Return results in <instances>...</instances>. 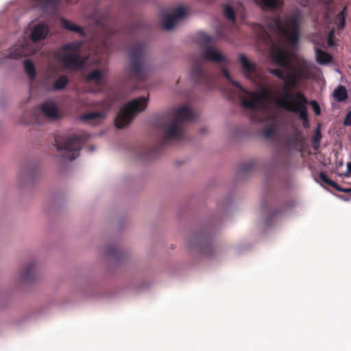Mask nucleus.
Masks as SVG:
<instances>
[{"label":"nucleus","mask_w":351,"mask_h":351,"mask_svg":"<svg viewBox=\"0 0 351 351\" xmlns=\"http://www.w3.org/2000/svg\"><path fill=\"white\" fill-rule=\"evenodd\" d=\"M186 14V11L184 8L179 7L176 8L171 15L178 21L180 19L183 18Z\"/></svg>","instance_id":"obj_35"},{"label":"nucleus","mask_w":351,"mask_h":351,"mask_svg":"<svg viewBox=\"0 0 351 351\" xmlns=\"http://www.w3.org/2000/svg\"><path fill=\"white\" fill-rule=\"evenodd\" d=\"M333 97L337 101L341 102L348 98V92L345 86H339L333 92Z\"/></svg>","instance_id":"obj_21"},{"label":"nucleus","mask_w":351,"mask_h":351,"mask_svg":"<svg viewBox=\"0 0 351 351\" xmlns=\"http://www.w3.org/2000/svg\"><path fill=\"white\" fill-rule=\"evenodd\" d=\"M177 23L178 21L171 14H162V25L165 29H171Z\"/></svg>","instance_id":"obj_19"},{"label":"nucleus","mask_w":351,"mask_h":351,"mask_svg":"<svg viewBox=\"0 0 351 351\" xmlns=\"http://www.w3.org/2000/svg\"><path fill=\"white\" fill-rule=\"evenodd\" d=\"M86 81L88 83L93 82L96 88L95 91H101L105 86L104 75L99 69H95L86 76Z\"/></svg>","instance_id":"obj_15"},{"label":"nucleus","mask_w":351,"mask_h":351,"mask_svg":"<svg viewBox=\"0 0 351 351\" xmlns=\"http://www.w3.org/2000/svg\"><path fill=\"white\" fill-rule=\"evenodd\" d=\"M321 138H322V134H321L319 129L317 128L316 130V132L313 138V140H312L313 144L315 145L317 143H319Z\"/></svg>","instance_id":"obj_39"},{"label":"nucleus","mask_w":351,"mask_h":351,"mask_svg":"<svg viewBox=\"0 0 351 351\" xmlns=\"http://www.w3.org/2000/svg\"><path fill=\"white\" fill-rule=\"evenodd\" d=\"M328 45L332 46L333 45V40L332 38H331V40H330V38L328 39Z\"/></svg>","instance_id":"obj_46"},{"label":"nucleus","mask_w":351,"mask_h":351,"mask_svg":"<svg viewBox=\"0 0 351 351\" xmlns=\"http://www.w3.org/2000/svg\"><path fill=\"white\" fill-rule=\"evenodd\" d=\"M223 16L232 23H234L236 21L235 12L232 7L230 5H225L223 7Z\"/></svg>","instance_id":"obj_27"},{"label":"nucleus","mask_w":351,"mask_h":351,"mask_svg":"<svg viewBox=\"0 0 351 351\" xmlns=\"http://www.w3.org/2000/svg\"><path fill=\"white\" fill-rule=\"evenodd\" d=\"M197 41L202 47L210 46L212 39L209 35L204 32H199L197 36Z\"/></svg>","instance_id":"obj_25"},{"label":"nucleus","mask_w":351,"mask_h":351,"mask_svg":"<svg viewBox=\"0 0 351 351\" xmlns=\"http://www.w3.org/2000/svg\"><path fill=\"white\" fill-rule=\"evenodd\" d=\"M147 101V97H141L131 100L123 106L114 119L116 127L122 129L130 124L136 113L141 112L146 108Z\"/></svg>","instance_id":"obj_7"},{"label":"nucleus","mask_w":351,"mask_h":351,"mask_svg":"<svg viewBox=\"0 0 351 351\" xmlns=\"http://www.w3.org/2000/svg\"><path fill=\"white\" fill-rule=\"evenodd\" d=\"M24 69L29 78L31 80H34L36 76V70L33 62L29 60H25Z\"/></svg>","instance_id":"obj_26"},{"label":"nucleus","mask_w":351,"mask_h":351,"mask_svg":"<svg viewBox=\"0 0 351 351\" xmlns=\"http://www.w3.org/2000/svg\"><path fill=\"white\" fill-rule=\"evenodd\" d=\"M335 189H336L337 191L344 192L346 193H351V187L348 188V189H343V188L340 187L338 184H337V187H335Z\"/></svg>","instance_id":"obj_42"},{"label":"nucleus","mask_w":351,"mask_h":351,"mask_svg":"<svg viewBox=\"0 0 351 351\" xmlns=\"http://www.w3.org/2000/svg\"><path fill=\"white\" fill-rule=\"evenodd\" d=\"M46 1L49 5L56 6L60 3L61 0H46Z\"/></svg>","instance_id":"obj_43"},{"label":"nucleus","mask_w":351,"mask_h":351,"mask_svg":"<svg viewBox=\"0 0 351 351\" xmlns=\"http://www.w3.org/2000/svg\"><path fill=\"white\" fill-rule=\"evenodd\" d=\"M318 177H319V180L324 184H328V186H330L334 189H335V187H337V184L335 182L331 180L328 178V176L326 175V173L320 172L318 174Z\"/></svg>","instance_id":"obj_30"},{"label":"nucleus","mask_w":351,"mask_h":351,"mask_svg":"<svg viewBox=\"0 0 351 351\" xmlns=\"http://www.w3.org/2000/svg\"><path fill=\"white\" fill-rule=\"evenodd\" d=\"M241 92L246 95V97H242L241 98L242 106L251 110H256L261 101L268 97V92L265 88H263L259 93L250 92L245 88L241 90Z\"/></svg>","instance_id":"obj_9"},{"label":"nucleus","mask_w":351,"mask_h":351,"mask_svg":"<svg viewBox=\"0 0 351 351\" xmlns=\"http://www.w3.org/2000/svg\"><path fill=\"white\" fill-rule=\"evenodd\" d=\"M334 35H335V30H334V29H332V30H331V31L330 32V33H329V34H328V38H330V40H331V38H333Z\"/></svg>","instance_id":"obj_45"},{"label":"nucleus","mask_w":351,"mask_h":351,"mask_svg":"<svg viewBox=\"0 0 351 351\" xmlns=\"http://www.w3.org/2000/svg\"><path fill=\"white\" fill-rule=\"evenodd\" d=\"M269 72L280 80H282L285 79V75L280 69H270Z\"/></svg>","instance_id":"obj_37"},{"label":"nucleus","mask_w":351,"mask_h":351,"mask_svg":"<svg viewBox=\"0 0 351 351\" xmlns=\"http://www.w3.org/2000/svg\"><path fill=\"white\" fill-rule=\"evenodd\" d=\"M49 33V27L45 23H38L33 27L31 32V40L36 43L44 40Z\"/></svg>","instance_id":"obj_16"},{"label":"nucleus","mask_w":351,"mask_h":351,"mask_svg":"<svg viewBox=\"0 0 351 351\" xmlns=\"http://www.w3.org/2000/svg\"><path fill=\"white\" fill-rule=\"evenodd\" d=\"M88 138L86 133L73 134L62 140L56 139V145L65 159L73 160L80 155L82 145Z\"/></svg>","instance_id":"obj_8"},{"label":"nucleus","mask_w":351,"mask_h":351,"mask_svg":"<svg viewBox=\"0 0 351 351\" xmlns=\"http://www.w3.org/2000/svg\"><path fill=\"white\" fill-rule=\"evenodd\" d=\"M159 149H160V147H158L154 148V149L146 150V152H148V154H150V155H156V152L159 150Z\"/></svg>","instance_id":"obj_44"},{"label":"nucleus","mask_w":351,"mask_h":351,"mask_svg":"<svg viewBox=\"0 0 351 351\" xmlns=\"http://www.w3.org/2000/svg\"><path fill=\"white\" fill-rule=\"evenodd\" d=\"M309 104H310L311 106L312 107L315 114L317 116L320 115L321 108H320L318 103L315 100H312L310 101Z\"/></svg>","instance_id":"obj_38"},{"label":"nucleus","mask_w":351,"mask_h":351,"mask_svg":"<svg viewBox=\"0 0 351 351\" xmlns=\"http://www.w3.org/2000/svg\"><path fill=\"white\" fill-rule=\"evenodd\" d=\"M36 265L34 263H31L25 268L24 271L22 273V278L26 280H33L34 279Z\"/></svg>","instance_id":"obj_20"},{"label":"nucleus","mask_w":351,"mask_h":351,"mask_svg":"<svg viewBox=\"0 0 351 351\" xmlns=\"http://www.w3.org/2000/svg\"><path fill=\"white\" fill-rule=\"evenodd\" d=\"M286 144L291 148H296L298 145V138L296 136L292 135L287 137Z\"/></svg>","instance_id":"obj_34"},{"label":"nucleus","mask_w":351,"mask_h":351,"mask_svg":"<svg viewBox=\"0 0 351 351\" xmlns=\"http://www.w3.org/2000/svg\"><path fill=\"white\" fill-rule=\"evenodd\" d=\"M351 175V163L348 162L347 164V171L343 173L341 176L344 177H349Z\"/></svg>","instance_id":"obj_41"},{"label":"nucleus","mask_w":351,"mask_h":351,"mask_svg":"<svg viewBox=\"0 0 351 351\" xmlns=\"http://www.w3.org/2000/svg\"><path fill=\"white\" fill-rule=\"evenodd\" d=\"M145 45L143 42L134 44L130 49L129 73L136 81H144L148 75L145 63Z\"/></svg>","instance_id":"obj_5"},{"label":"nucleus","mask_w":351,"mask_h":351,"mask_svg":"<svg viewBox=\"0 0 351 351\" xmlns=\"http://www.w3.org/2000/svg\"><path fill=\"white\" fill-rule=\"evenodd\" d=\"M60 117V112L55 104L47 101L26 112L21 117V121L23 124H40L44 118L55 121Z\"/></svg>","instance_id":"obj_6"},{"label":"nucleus","mask_w":351,"mask_h":351,"mask_svg":"<svg viewBox=\"0 0 351 351\" xmlns=\"http://www.w3.org/2000/svg\"><path fill=\"white\" fill-rule=\"evenodd\" d=\"M279 213L278 210H276L275 212L271 213V215H276Z\"/></svg>","instance_id":"obj_47"},{"label":"nucleus","mask_w":351,"mask_h":351,"mask_svg":"<svg viewBox=\"0 0 351 351\" xmlns=\"http://www.w3.org/2000/svg\"><path fill=\"white\" fill-rule=\"evenodd\" d=\"M263 208L264 209H265V208H265V206L264 205V204H263Z\"/></svg>","instance_id":"obj_48"},{"label":"nucleus","mask_w":351,"mask_h":351,"mask_svg":"<svg viewBox=\"0 0 351 351\" xmlns=\"http://www.w3.org/2000/svg\"><path fill=\"white\" fill-rule=\"evenodd\" d=\"M222 73L223 76L226 78V80L231 83L233 86L239 88V90L241 91V90H244V88L237 81H234L232 77L228 72V69L226 68H222Z\"/></svg>","instance_id":"obj_29"},{"label":"nucleus","mask_w":351,"mask_h":351,"mask_svg":"<svg viewBox=\"0 0 351 351\" xmlns=\"http://www.w3.org/2000/svg\"><path fill=\"white\" fill-rule=\"evenodd\" d=\"M324 21L326 25L329 26L333 23V19L331 16L330 6L328 5L327 10L324 13L323 16Z\"/></svg>","instance_id":"obj_33"},{"label":"nucleus","mask_w":351,"mask_h":351,"mask_svg":"<svg viewBox=\"0 0 351 351\" xmlns=\"http://www.w3.org/2000/svg\"><path fill=\"white\" fill-rule=\"evenodd\" d=\"M343 123L347 126L351 125V110L346 114Z\"/></svg>","instance_id":"obj_40"},{"label":"nucleus","mask_w":351,"mask_h":351,"mask_svg":"<svg viewBox=\"0 0 351 351\" xmlns=\"http://www.w3.org/2000/svg\"><path fill=\"white\" fill-rule=\"evenodd\" d=\"M195 119L194 112L184 105L171 112L162 123L164 136L160 147L169 141H182L185 136L184 125Z\"/></svg>","instance_id":"obj_2"},{"label":"nucleus","mask_w":351,"mask_h":351,"mask_svg":"<svg viewBox=\"0 0 351 351\" xmlns=\"http://www.w3.org/2000/svg\"><path fill=\"white\" fill-rule=\"evenodd\" d=\"M254 166L255 164L252 161L243 164L240 167L239 172L243 175L247 174L252 171V170L254 169Z\"/></svg>","instance_id":"obj_31"},{"label":"nucleus","mask_w":351,"mask_h":351,"mask_svg":"<svg viewBox=\"0 0 351 351\" xmlns=\"http://www.w3.org/2000/svg\"><path fill=\"white\" fill-rule=\"evenodd\" d=\"M308 67L306 64L300 66L298 72H287L285 75L283 93L281 97L276 99V104L289 112L298 114L299 119L302 122L304 128L310 127L308 114V99L302 92H297L293 96L291 90L296 86L304 74H308Z\"/></svg>","instance_id":"obj_1"},{"label":"nucleus","mask_w":351,"mask_h":351,"mask_svg":"<svg viewBox=\"0 0 351 351\" xmlns=\"http://www.w3.org/2000/svg\"><path fill=\"white\" fill-rule=\"evenodd\" d=\"M239 60L242 66L244 76L252 82H255L257 77L256 64L250 62L245 55L241 54Z\"/></svg>","instance_id":"obj_14"},{"label":"nucleus","mask_w":351,"mask_h":351,"mask_svg":"<svg viewBox=\"0 0 351 351\" xmlns=\"http://www.w3.org/2000/svg\"><path fill=\"white\" fill-rule=\"evenodd\" d=\"M271 58L277 65L287 71L289 69L291 63V58L287 51L280 46L273 45Z\"/></svg>","instance_id":"obj_11"},{"label":"nucleus","mask_w":351,"mask_h":351,"mask_svg":"<svg viewBox=\"0 0 351 351\" xmlns=\"http://www.w3.org/2000/svg\"><path fill=\"white\" fill-rule=\"evenodd\" d=\"M106 117L105 111L93 112L84 114L81 119L91 125H97L101 123Z\"/></svg>","instance_id":"obj_17"},{"label":"nucleus","mask_w":351,"mask_h":351,"mask_svg":"<svg viewBox=\"0 0 351 351\" xmlns=\"http://www.w3.org/2000/svg\"><path fill=\"white\" fill-rule=\"evenodd\" d=\"M256 3L263 8L270 10L279 9L283 5L282 0H255Z\"/></svg>","instance_id":"obj_18"},{"label":"nucleus","mask_w":351,"mask_h":351,"mask_svg":"<svg viewBox=\"0 0 351 351\" xmlns=\"http://www.w3.org/2000/svg\"><path fill=\"white\" fill-rule=\"evenodd\" d=\"M301 20L302 14L300 11H297L285 16L283 19L280 16L269 17L266 24L270 30L277 32L283 39L294 45L299 40Z\"/></svg>","instance_id":"obj_3"},{"label":"nucleus","mask_w":351,"mask_h":351,"mask_svg":"<svg viewBox=\"0 0 351 351\" xmlns=\"http://www.w3.org/2000/svg\"><path fill=\"white\" fill-rule=\"evenodd\" d=\"M82 43L80 41H75L73 43H69L66 45H64L62 47V49L68 52H73V53H77L82 47Z\"/></svg>","instance_id":"obj_24"},{"label":"nucleus","mask_w":351,"mask_h":351,"mask_svg":"<svg viewBox=\"0 0 351 351\" xmlns=\"http://www.w3.org/2000/svg\"><path fill=\"white\" fill-rule=\"evenodd\" d=\"M276 132V127L275 125H269L268 127H266L263 130V135L265 138H270Z\"/></svg>","instance_id":"obj_36"},{"label":"nucleus","mask_w":351,"mask_h":351,"mask_svg":"<svg viewBox=\"0 0 351 351\" xmlns=\"http://www.w3.org/2000/svg\"><path fill=\"white\" fill-rule=\"evenodd\" d=\"M36 53V50L31 46V45L24 41L22 43H18L13 45L7 58L10 59H19L23 56H29Z\"/></svg>","instance_id":"obj_10"},{"label":"nucleus","mask_w":351,"mask_h":351,"mask_svg":"<svg viewBox=\"0 0 351 351\" xmlns=\"http://www.w3.org/2000/svg\"><path fill=\"white\" fill-rule=\"evenodd\" d=\"M61 24L63 28L76 32L79 34H83V29L80 26L73 23L71 21H68L65 19L61 20Z\"/></svg>","instance_id":"obj_23"},{"label":"nucleus","mask_w":351,"mask_h":351,"mask_svg":"<svg viewBox=\"0 0 351 351\" xmlns=\"http://www.w3.org/2000/svg\"><path fill=\"white\" fill-rule=\"evenodd\" d=\"M346 8H344L343 10H341L336 17V21H339V27L343 28L346 25Z\"/></svg>","instance_id":"obj_32"},{"label":"nucleus","mask_w":351,"mask_h":351,"mask_svg":"<svg viewBox=\"0 0 351 351\" xmlns=\"http://www.w3.org/2000/svg\"><path fill=\"white\" fill-rule=\"evenodd\" d=\"M316 60L319 64H325L331 62L332 56L324 51L317 49Z\"/></svg>","instance_id":"obj_22"},{"label":"nucleus","mask_w":351,"mask_h":351,"mask_svg":"<svg viewBox=\"0 0 351 351\" xmlns=\"http://www.w3.org/2000/svg\"><path fill=\"white\" fill-rule=\"evenodd\" d=\"M210 60L214 62H225V57L211 46L205 47L202 51V60L197 61L191 69V76L197 84L210 86L213 77L208 74L202 67V61Z\"/></svg>","instance_id":"obj_4"},{"label":"nucleus","mask_w":351,"mask_h":351,"mask_svg":"<svg viewBox=\"0 0 351 351\" xmlns=\"http://www.w3.org/2000/svg\"><path fill=\"white\" fill-rule=\"evenodd\" d=\"M69 83V79L65 75H61L53 83V89L60 90L65 88Z\"/></svg>","instance_id":"obj_28"},{"label":"nucleus","mask_w":351,"mask_h":351,"mask_svg":"<svg viewBox=\"0 0 351 351\" xmlns=\"http://www.w3.org/2000/svg\"><path fill=\"white\" fill-rule=\"evenodd\" d=\"M60 62L66 69H81L84 66L85 60L79 53L63 55L60 58Z\"/></svg>","instance_id":"obj_12"},{"label":"nucleus","mask_w":351,"mask_h":351,"mask_svg":"<svg viewBox=\"0 0 351 351\" xmlns=\"http://www.w3.org/2000/svg\"><path fill=\"white\" fill-rule=\"evenodd\" d=\"M95 25L103 30H106V24L109 21V12L108 10H101L99 9H94L88 16Z\"/></svg>","instance_id":"obj_13"}]
</instances>
